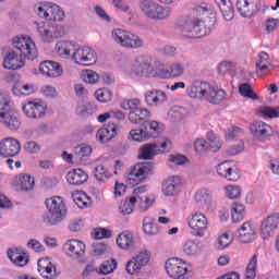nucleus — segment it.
I'll return each instance as SVG.
<instances>
[{
	"mask_svg": "<svg viewBox=\"0 0 279 279\" xmlns=\"http://www.w3.org/2000/svg\"><path fill=\"white\" fill-rule=\"evenodd\" d=\"M165 64L160 61H153L151 58L143 54L136 56L125 71L131 80H156L160 78V71H163Z\"/></svg>",
	"mask_w": 279,
	"mask_h": 279,
	"instance_id": "nucleus-1",
	"label": "nucleus"
},
{
	"mask_svg": "<svg viewBox=\"0 0 279 279\" xmlns=\"http://www.w3.org/2000/svg\"><path fill=\"white\" fill-rule=\"evenodd\" d=\"M187 97L191 99H199L201 101H208L213 106H219L226 101V90L217 88L206 81H194L186 89Z\"/></svg>",
	"mask_w": 279,
	"mask_h": 279,
	"instance_id": "nucleus-2",
	"label": "nucleus"
},
{
	"mask_svg": "<svg viewBox=\"0 0 279 279\" xmlns=\"http://www.w3.org/2000/svg\"><path fill=\"white\" fill-rule=\"evenodd\" d=\"M45 204L49 214L44 216V223L46 226H58V223H62L66 217V203H64V198L52 196L47 198Z\"/></svg>",
	"mask_w": 279,
	"mask_h": 279,
	"instance_id": "nucleus-3",
	"label": "nucleus"
},
{
	"mask_svg": "<svg viewBox=\"0 0 279 279\" xmlns=\"http://www.w3.org/2000/svg\"><path fill=\"white\" fill-rule=\"evenodd\" d=\"M140 12L149 21H167L173 14L171 8L161 5L156 0H140Z\"/></svg>",
	"mask_w": 279,
	"mask_h": 279,
	"instance_id": "nucleus-4",
	"label": "nucleus"
},
{
	"mask_svg": "<svg viewBox=\"0 0 279 279\" xmlns=\"http://www.w3.org/2000/svg\"><path fill=\"white\" fill-rule=\"evenodd\" d=\"M151 263V251L149 248H142L136 252L125 264V271L128 276H138L145 267H149Z\"/></svg>",
	"mask_w": 279,
	"mask_h": 279,
	"instance_id": "nucleus-5",
	"label": "nucleus"
},
{
	"mask_svg": "<svg viewBox=\"0 0 279 279\" xmlns=\"http://www.w3.org/2000/svg\"><path fill=\"white\" fill-rule=\"evenodd\" d=\"M12 47L25 59L34 61L38 58L36 41L28 35H17L12 38Z\"/></svg>",
	"mask_w": 279,
	"mask_h": 279,
	"instance_id": "nucleus-6",
	"label": "nucleus"
},
{
	"mask_svg": "<svg viewBox=\"0 0 279 279\" xmlns=\"http://www.w3.org/2000/svg\"><path fill=\"white\" fill-rule=\"evenodd\" d=\"M149 175H154V163L141 162L131 168L130 172L126 174L125 182L130 186H136L146 182Z\"/></svg>",
	"mask_w": 279,
	"mask_h": 279,
	"instance_id": "nucleus-7",
	"label": "nucleus"
},
{
	"mask_svg": "<svg viewBox=\"0 0 279 279\" xmlns=\"http://www.w3.org/2000/svg\"><path fill=\"white\" fill-rule=\"evenodd\" d=\"M166 272L172 279H189L193 276V267L180 258H169L166 262Z\"/></svg>",
	"mask_w": 279,
	"mask_h": 279,
	"instance_id": "nucleus-8",
	"label": "nucleus"
},
{
	"mask_svg": "<svg viewBox=\"0 0 279 279\" xmlns=\"http://www.w3.org/2000/svg\"><path fill=\"white\" fill-rule=\"evenodd\" d=\"M186 221L190 230H192L193 236H197L198 239L206 236V232L210 228V221H208L206 214L194 211L187 217Z\"/></svg>",
	"mask_w": 279,
	"mask_h": 279,
	"instance_id": "nucleus-9",
	"label": "nucleus"
},
{
	"mask_svg": "<svg viewBox=\"0 0 279 279\" xmlns=\"http://www.w3.org/2000/svg\"><path fill=\"white\" fill-rule=\"evenodd\" d=\"M72 62L80 66L97 64V51L89 46H80V44L76 43L74 52L72 53Z\"/></svg>",
	"mask_w": 279,
	"mask_h": 279,
	"instance_id": "nucleus-10",
	"label": "nucleus"
},
{
	"mask_svg": "<svg viewBox=\"0 0 279 279\" xmlns=\"http://www.w3.org/2000/svg\"><path fill=\"white\" fill-rule=\"evenodd\" d=\"M182 34L186 38H204L210 34V27L199 19H187L182 26Z\"/></svg>",
	"mask_w": 279,
	"mask_h": 279,
	"instance_id": "nucleus-11",
	"label": "nucleus"
},
{
	"mask_svg": "<svg viewBox=\"0 0 279 279\" xmlns=\"http://www.w3.org/2000/svg\"><path fill=\"white\" fill-rule=\"evenodd\" d=\"M194 204L203 213L217 210V203L213 199V192L208 187H201L194 193Z\"/></svg>",
	"mask_w": 279,
	"mask_h": 279,
	"instance_id": "nucleus-12",
	"label": "nucleus"
},
{
	"mask_svg": "<svg viewBox=\"0 0 279 279\" xmlns=\"http://www.w3.org/2000/svg\"><path fill=\"white\" fill-rule=\"evenodd\" d=\"M22 111L27 119H43L47 114V104L40 98L22 104Z\"/></svg>",
	"mask_w": 279,
	"mask_h": 279,
	"instance_id": "nucleus-13",
	"label": "nucleus"
},
{
	"mask_svg": "<svg viewBox=\"0 0 279 279\" xmlns=\"http://www.w3.org/2000/svg\"><path fill=\"white\" fill-rule=\"evenodd\" d=\"M254 141L267 143L274 136V128L264 121H255L250 126Z\"/></svg>",
	"mask_w": 279,
	"mask_h": 279,
	"instance_id": "nucleus-14",
	"label": "nucleus"
},
{
	"mask_svg": "<svg viewBox=\"0 0 279 279\" xmlns=\"http://www.w3.org/2000/svg\"><path fill=\"white\" fill-rule=\"evenodd\" d=\"M217 174L219 178L228 180V182H238V180H241V172L232 161L228 160L217 166Z\"/></svg>",
	"mask_w": 279,
	"mask_h": 279,
	"instance_id": "nucleus-15",
	"label": "nucleus"
},
{
	"mask_svg": "<svg viewBox=\"0 0 279 279\" xmlns=\"http://www.w3.org/2000/svg\"><path fill=\"white\" fill-rule=\"evenodd\" d=\"M279 226V214H272L265 218L259 227V235L264 241H267L274 236Z\"/></svg>",
	"mask_w": 279,
	"mask_h": 279,
	"instance_id": "nucleus-16",
	"label": "nucleus"
},
{
	"mask_svg": "<svg viewBox=\"0 0 279 279\" xmlns=\"http://www.w3.org/2000/svg\"><path fill=\"white\" fill-rule=\"evenodd\" d=\"M182 178L172 175L166 179L161 185V193L165 197H178L182 191Z\"/></svg>",
	"mask_w": 279,
	"mask_h": 279,
	"instance_id": "nucleus-17",
	"label": "nucleus"
},
{
	"mask_svg": "<svg viewBox=\"0 0 279 279\" xmlns=\"http://www.w3.org/2000/svg\"><path fill=\"white\" fill-rule=\"evenodd\" d=\"M204 252V244L197 239H187L181 245V254L185 258H197Z\"/></svg>",
	"mask_w": 279,
	"mask_h": 279,
	"instance_id": "nucleus-18",
	"label": "nucleus"
},
{
	"mask_svg": "<svg viewBox=\"0 0 279 279\" xmlns=\"http://www.w3.org/2000/svg\"><path fill=\"white\" fill-rule=\"evenodd\" d=\"M35 184L36 180L34 177L27 173H20L13 178L11 186L14 189V191L28 193V191H34Z\"/></svg>",
	"mask_w": 279,
	"mask_h": 279,
	"instance_id": "nucleus-19",
	"label": "nucleus"
},
{
	"mask_svg": "<svg viewBox=\"0 0 279 279\" xmlns=\"http://www.w3.org/2000/svg\"><path fill=\"white\" fill-rule=\"evenodd\" d=\"M25 58L16 50H9L3 57V68L9 71H19L25 66Z\"/></svg>",
	"mask_w": 279,
	"mask_h": 279,
	"instance_id": "nucleus-20",
	"label": "nucleus"
},
{
	"mask_svg": "<svg viewBox=\"0 0 279 279\" xmlns=\"http://www.w3.org/2000/svg\"><path fill=\"white\" fill-rule=\"evenodd\" d=\"M235 5L243 19H252L260 10V0H238Z\"/></svg>",
	"mask_w": 279,
	"mask_h": 279,
	"instance_id": "nucleus-21",
	"label": "nucleus"
},
{
	"mask_svg": "<svg viewBox=\"0 0 279 279\" xmlns=\"http://www.w3.org/2000/svg\"><path fill=\"white\" fill-rule=\"evenodd\" d=\"M144 98L150 108H160V106H165L169 101V96L162 89L148 90L145 93Z\"/></svg>",
	"mask_w": 279,
	"mask_h": 279,
	"instance_id": "nucleus-22",
	"label": "nucleus"
},
{
	"mask_svg": "<svg viewBox=\"0 0 279 279\" xmlns=\"http://www.w3.org/2000/svg\"><path fill=\"white\" fill-rule=\"evenodd\" d=\"M21 151V142L13 137H7L0 142V156L12 158L19 156Z\"/></svg>",
	"mask_w": 279,
	"mask_h": 279,
	"instance_id": "nucleus-23",
	"label": "nucleus"
},
{
	"mask_svg": "<svg viewBox=\"0 0 279 279\" xmlns=\"http://www.w3.org/2000/svg\"><path fill=\"white\" fill-rule=\"evenodd\" d=\"M63 252L70 258H82L86 254V244L80 240H68L63 244Z\"/></svg>",
	"mask_w": 279,
	"mask_h": 279,
	"instance_id": "nucleus-24",
	"label": "nucleus"
},
{
	"mask_svg": "<svg viewBox=\"0 0 279 279\" xmlns=\"http://www.w3.org/2000/svg\"><path fill=\"white\" fill-rule=\"evenodd\" d=\"M39 71L41 75L45 77H62V74L64 73V70L62 69V65L56 61H43L39 64Z\"/></svg>",
	"mask_w": 279,
	"mask_h": 279,
	"instance_id": "nucleus-25",
	"label": "nucleus"
},
{
	"mask_svg": "<svg viewBox=\"0 0 279 279\" xmlns=\"http://www.w3.org/2000/svg\"><path fill=\"white\" fill-rule=\"evenodd\" d=\"M238 239L240 243H252L256 241V226L252 221L244 222L238 229Z\"/></svg>",
	"mask_w": 279,
	"mask_h": 279,
	"instance_id": "nucleus-26",
	"label": "nucleus"
},
{
	"mask_svg": "<svg viewBox=\"0 0 279 279\" xmlns=\"http://www.w3.org/2000/svg\"><path fill=\"white\" fill-rule=\"evenodd\" d=\"M116 245L119 247V250H123L124 252L134 250L136 247V239L134 238V233L128 230L122 231L116 239Z\"/></svg>",
	"mask_w": 279,
	"mask_h": 279,
	"instance_id": "nucleus-27",
	"label": "nucleus"
},
{
	"mask_svg": "<svg viewBox=\"0 0 279 279\" xmlns=\"http://www.w3.org/2000/svg\"><path fill=\"white\" fill-rule=\"evenodd\" d=\"M75 45V41L61 40L56 44L54 53H57L59 58H63L64 60H73Z\"/></svg>",
	"mask_w": 279,
	"mask_h": 279,
	"instance_id": "nucleus-28",
	"label": "nucleus"
},
{
	"mask_svg": "<svg viewBox=\"0 0 279 279\" xmlns=\"http://www.w3.org/2000/svg\"><path fill=\"white\" fill-rule=\"evenodd\" d=\"M119 134V124L109 123L106 128H101L96 133V140L99 143H108Z\"/></svg>",
	"mask_w": 279,
	"mask_h": 279,
	"instance_id": "nucleus-29",
	"label": "nucleus"
},
{
	"mask_svg": "<svg viewBox=\"0 0 279 279\" xmlns=\"http://www.w3.org/2000/svg\"><path fill=\"white\" fill-rule=\"evenodd\" d=\"M37 271L43 278L53 279L56 276V266L51 263L49 257L40 258L37 263Z\"/></svg>",
	"mask_w": 279,
	"mask_h": 279,
	"instance_id": "nucleus-30",
	"label": "nucleus"
},
{
	"mask_svg": "<svg viewBox=\"0 0 279 279\" xmlns=\"http://www.w3.org/2000/svg\"><path fill=\"white\" fill-rule=\"evenodd\" d=\"M184 75V65L180 62H174L169 65L168 70L160 71V80H177Z\"/></svg>",
	"mask_w": 279,
	"mask_h": 279,
	"instance_id": "nucleus-31",
	"label": "nucleus"
},
{
	"mask_svg": "<svg viewBox=\"0 0 279 279\" xmlns=\"http://www.w3.org/2000/svg\"><path fill=\"white\" fill-rule=\"evenodd\" d=\"M66 180L73 186H82V184L88 182V174L82 169H73L68 172Z\"/></svg>",
	"mask_w": 279,
	"mask_h": 279,
	"instance_id": "nucleus-32",
	"label": "nucleus"
},
{
	"mask_svg": "<svg viewBox=\"0 0 279 279\" xmlns=\"http://www.w3.org/2000/svg\"><path fill=\"white\" fill-rule=\"evenodd\" d=\"M151 117V112L147 108H137L134 111H130L129 121L135 125L141 124Z\"/></svg>",
	"mask_w": 279,
	"mask_h": 279,
	"instance_id": "nucleus-33",
	"label": "nucleus"
},
{
	"mask_svg": "<svg viewBox=\"0 0 279 279\" xmlns=\"http://www.w3.org/2000/svg\"><path fill=\"white\" fill-rule=\"evenodd\" d=\"M34 93H36V86H34V84L15 83L12 87V94L15 97H29V95H34Z\"/></svg>",
	"mask_w": 279,
	"mask_h": 279,
	"instance_id": "nucleus-34",
	"label": "nucleus"
},
{
	"mask_svg": "<svg viewBox=\"0 0 279 279\" xmlns=\"http://www.w3.org/2000/svg\"><path fill=\"white\" fill-rule=\"evenodd\" d=\"M218 5L225 21H232L234 19V5L230 0H214Z\"/></svg>",
	"mask_w": 279,
	"mask_h": 279,
	"instance_id": "nucleus-35",
	"label": "nucleus"
},
{
	"mask_svg": "<svg viewBox=\"0 0 279 279\" xmlns=\"http://www.w3.org/2000/svg\"><path fill=\"white\" fill-rule=\"evenodd\" d=\"M72 199L78 208H90L93 206V198L84 191H76L72 193Z\"/></svg>",
	"mask_w": 279,
	"mask_h": 279,
	"instance_id": "nucleus-36",
	"label": "nucleus"
},
{
	"mask_svg": "<svg viewBox=\"0 0 279 279\" xmlns=\"http://www.w3.org/2000/svg\"><path fill=\"white\" fill-rule=\"evenodd\" d=\"M0 123H3L5 128L13 132L21 128V120H19V116L14 111H9L7 116H2Z\"/></svg>",
	"mask_w": 279,
	"mask_h": 279,
	"instance_id": "nucleus-37",
	"label": "nucleus"
},
{
	"mask_svg": "<svg viewBox=\"0 0 279 279\" xmlns=\"http://www.w3.org/2000/svg\"><path fill=\"white\" fill-rule=\"evenodd\" d=\"M73 154L76 162H84L93 154V147L88 144H81L73 148Z\"/></svg>",
	"mask_w": 279,
	"mask_h": 279,
	"instance_id": "nucleus-38",
	"label": "nucleus"
},
{
	"mask_svg": "<svg viewBox=\"0 0 279 279\" xmlns=\"http://www.w3.org/2000/svg\"><path fill=\"white\" fill-rule=\"evenodd\" d=\"M142 230L147 236H156L160 232L156 220L149 216L144 217Z\"/></svg>",
	"mask_w": 279,
	"mask_h": 279,
	"instance_id": "nucleus-39",
	"label": "nucleus"
},
{
	"mask_svg": "<svg viewBox=\"0 0 279 279\" xmlns=\"http://www.w3.org/2000/svg\"><path fill=\"white\" fill-rule=\"evenodd\" d=\"M155 143L146 144L140 148V160H154L158 156V150Z\"/></svg>",
	"mask_w": 279,
	"mask_h": 279,
	"instance_id": "nucleus-40",
	"label": "nucleus"
},
{
	"mask_svg": "<svg viewBox=\"0 0 279 279\" xmlns=\"http://www.w3.org/2000/svg\"><path fill=\"white\" fill-rule=\"evenodd\" d=\"M7 254H8V258L16 267H25L27 263H29V255L27 254H19L16 253V251L12 248H10Z\"/></svg>",
	"mask_w": 279,
	"mask_h": 279,
	"instance_id": "nucleus-41",
	"label": "nucleus"
},
{
	"mask_svg": "<svg viewBox=\"0 0 279 279\" xmlns=\"http://www.w3.org/2000/svg\"><path fill=\"white\" fill-rule=\"evenodd\" d=\"M129 35H130L129 31H125L122 28H113L111 31V40H113L116 45H119V47H123L125 49Z\"/></svg>",
	"mask_w": 279,
	"mask_h": 279,
	"instance_id": "nucleus-42",
	"label": "nucleus"
},
{
	"mask_svg": "<svg viewBox=\"0 0 279 279\" xmlns=\"http://www.w3.org/2000/svg\"><path fill=\"white\" fill-rule=\"evenodd\" d=\"M231 218L233 223H239L245 219V205L233 203L231 205Z\"/></svg>",
	"mask_w": 279,
	"mask_h": 279,
	"instance_id": "nucleus-43",
	"label": "nucleus"
},
{
	"mask_svg": "<svg viewBox=\"0 0 279 279\" xmlns=\"http://www.w3.org/2000/svg\"><path fill=\"white\" fill-rule=\"evenodd\" d=\"M142 47H145V40L141 36L129 32L124 49H142Z\"/></svg>",
	"mask_w": 279,
	"mask_h": 279,
	"instance_id": "nucleus-44",
	"label": "nucleus"
},
{
	"mask_svg": "<svg viewBox=\"0 0 279 279\" xmlns=\"http://www.w3.org/2000/svg\"><path fill=\"white\" fill-rule=\"evenodd\" d=\"M97 112V105L95 102H81L76 107V114L78 117H90Z\"/></svg>",
	"mask_w": 279,
	"mask_h": 279,
	"instance_id": "nucleus-45",
	"label": "nucleus"
},
{
	"mask_svg": "<svg viewBox=\"0 0 279 279\" xmlns=\"http://www.w3.org/2000/svg\"><path fill=\"white\" fill-rule=\"evenodd\" d=\"M206 140H207V145L209 146L210 151L217 153L219 151V149H221L223 145L219 136H217V134H215V132L213 131H209L206 133Z\"/></svg>",
	"mask_w": 279,
	"mask_h": 279,
	"instance_id": "nucleus-46",
	"label": "nucleus"
},
{
	"mask_svg": "<svg viewBox=\"0 0 279 279\" xmlns=\"http://www.w3.org/2000/svg\"><path fill=\"white\" fill-rule=\"evenodd\" d=\"M9 112H12V99H10V95L0 93V119Z\"/></svg>",
	"mask_w": 279,
	"mask_h": 279,
	"instance_id": "nucleus-47",
	"label": "nucleus"
},
{
	"mask_svg": "<svg viewBox=\"0 0 279 279\" xmlns=\"http://www.w3.org/2000/svg\"><path fill=\"white\" fill-rule=\"evenodd\" d=\"M138 202V210L140 213H147L153 206L154 202H156V196L154 194H147L137 198Z\"/></svg>",
	"mask_w": 279,
	"mask_h": 279,
	"instance_id": "nucleus-48",
	"label": "nucleus"
},
{
	"mask_svg": "<svg viewBox=\"0 0 279 279\" xmlns=\"http://www.w3.org/2000/svg\"><path fill=\"white\" fill-rule=\"evenodd\" d=\"M134 206H136V197L122 201L119 205L120 215H132L134 213Z\"/></svg>",
	"mask_w": 279,
	"mask_h": 279,
	"instance_id": "nucleus-49",
	"label": "nucleus"
},
{
	"mask_svg": "<svg viewBox=\"0 0 279 279\" xmlns=\"http://www.w3.org/2000/svg\"><path fill=\"white\" fill-rule=\"evenodd\" d=\"M149 138V134H147L143 129H133L129 132L128 140L133 143H145Z\"/></svg>",
	"mask_w": 279,
	"mask_h": 279,
	"instance_id": "nucleus-50",
	"label": "nucleus"
},
{
	"mask_svg": "<svg viewBox=\"0 0 279 279\" xmlns=\"http://www.w3.org/2000/svg\"><path fill=\"white\" fill-rule=\"evenodd\" d=\"M269 66H271V59H269V54H267V52L259 53L256 62L257 71H260V73L269 71Z\"/></svg>",
	"mask_w": 279,
	"mask_h": 279,
	"instance_id": "nucleus-51",
	"label": "nucleus"
},
{
	"mask_svg": "<svg viewBox=\"0 0 279 279\" xmlns=\"http://www.w3.org/2000/svg\"><path fill=\"white\" fill-rule=\"evenodd\" d=\"M239 93L242 97L246 99H252L253 101H258V95L254 93L252 85L244 83L239 86Z\"/></svg>",
	"mask_w": 279,
	"mask_h": 279,
	"instance_id": "nucleus-52",
	"label": "nucleus"
},
{
	"mask_svg": "<svg viewBox=\"0 0 279 279\" xmlns=\"http://www.w3.org/2000/svg\"><path fill=\"white\" fill-rule=\"evenodd\" d=\"M37 32L46 40V43H51L53 40V35L51 32V26L46 25L45 22L37 24Z\"/></svg>",
	"mask_w": 279,
	"mask_h": 279,
	"instance_id": "nucleus-53",
	"label": "nucleus"
},
{
	"mask_svg": "<svg viewBox=\"0 0 279 279\" xmlns=\"http://www.w3.org/2000/svg\"><path fill=\"white\" fill-rule=\"evenodd\" d=\"M258 114L264 119H278L279 118V107H260L258 109Z\"/></svg>",
	"mask_w": 279,
	"mask_h": 279,
	"instance_id": "nucleus-54",
	"label": "nucleus"
},
{
	"mask_svg": "<svg viewBox=\"0 0 279 279\" xmlns=\"http://www.w3.org/2000/svg\"><path fill=\"white\" fill-rule=\"evenodd\" d=\"M94 178L98 182H106L107 180H110V172L104 165H98L94 170Z\"/></svg>",
	"mask_w": 279,
	"mask_h": 279,
	"instance_id": "nucleus-55",
	"label": "nucleus"
},
{
	"mask_svg": "<svg viewBox=\"0 0 279 279\" xmlns=\"http://www.w3.org/2000/svg\"><path fill=\"white\" fill-rule=\"evenodd\" d=\"M194 149L198 156H204L208 154L210 150V147L208 146V142L204 138H196L194 142Z\"/></svg>",
	"mask_w": 279,
	"mask_h": 279,
	"instance_id": "nucleus-56",
	"label": "nucleus"
},
{
	"mask_svg": "<svg viewBox=\"0 0 279 279\" xmlns=\"http://www.w3.org/2000/svg\"><path fill=\"white\" fill-rule=\"evenodd\" d=\"M81 77L85 84L95 85L99 82V75L93 70H85L81 73Z\"/></svg>",
	"mask_w": 279,
	"mask_h": 279,
	"instance_id": "nucleus-57",
	"label": "nucleus"
},
{
	"mask_svg": "<svg viewBox=\"0 0 279 279\" xmlns=\"http://www.w3.org/2000/svg\"><path fill=\"white\" fill-rule=\"evenodd\" d=\"M258 267V256L254 255L247 267H246V271H245V279H254L256 278V268Z\"/></svg>",
	"mask_w": 279,
	"mask_h": 279,
	"instance_id": "nucleus-58",
	"label": "nucleus"
},
{
	"mask_svg": "<svg viewBox=\"0 0 279 279\" xmlns=\"http://www.w3.org/2000/svg\"><path fill=\"white\" fill-rule=\"evenodd\" d=\"M95 97L100 104H108V101H112V92L107 88H100L95 92Z\"/></svg>",
	"mask_w": 279,
	"mask_h": 279,
	"instance_id": "nucleus-59",
	"label": "nucleus"
},
{
	"mask_svg": "<svg viewBox=\"0 0 279 279\" xmlns=\"http://www.w3.org/2000/svg\"><path fill=\"white\" fill-rule=\"evenodd\" d=\"M241 193L242 190L239 185H227L225 187V195L229 199H239V197H241Z\"/></svg>",
	"mask_w": 279,
	"mask_h": 279,
	"instance_id": "nucleus-60",
	"label": "nucleus"
},
{
	"mask_svg": "<svg viewBox=\"0 0 279 279\" xmlns=\"http://www.w3.org/2000/svg\"><path fill=\"white\" fill-rule=\"evenodd\" d=\"M140 106H141V99L132 98V99L123 100L120 105V108H122V110H130L131 112H134L135 110L138 109Z\"/></svg>",
	"mask_w": 279,
	"mask_h": 279,
	"instance_id": "nucleus-61",
	"label": "nucleus"
},
{
	"mask_svg": "<svg viewBox=\"0 0 279 279\" xmlns=\"http://www.w3.org/2000/svg\"><path fill=\"white\" fill-rule=\"evenodd\" d=\"M232 241L233 239L230 234L223 233L218 238L216 246L218 250H226L232 245Z\"/></svg>",
	"mask_w": 279,
	"mask_h": 279,
	"instance_id": "nucleus-62",
	"label": "nucleus"
},
{
	"mask_svg": "<svg viewBox=\"0 0 279 279\" xmlns=\"http://www.w3.org/2000/svg\"><path fill=\"white\" fill-rule=\"evenodd\" d=\"M226 141H234L239 136H243V130L238 126H232L226 131Z\"/></svg>",
	"mask_w": 279,
	"mask_h": 279,
	"instance_id": "nucleus-63",
	"label": "nucleus"
},
{
	"mask_svg": "<svg viewBox=\"0 0 279 279\" xmlns=\"http://www.w3.org/2000/svg\"><path fill=\"white\" fill-rule=\"evenodd\" d=\"M116 269H117V262L108 260L100 266L99 274H102V276H108V274H112V271H114Z\"/></svg>",
	"mask_w": 279,
	"mask_h": 279,
	"instance_id": "nucleus-64",
	"label": "nucleus"
}]
</instances>
